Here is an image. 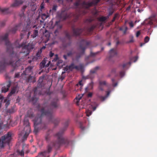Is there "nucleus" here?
I'll list each match as a JSON object with an SVG mask.
<instances>
[{"label": "nucleus", "instance_id": "16", "mask_svg": "<svg viewBox=\"0 0 157 157\" xmlns=\"http://www.w3.org/2000/svg\"><path fill=\"white\" fill-rule=\"evenodd\" d=\"M19 90V88L18 86H13L12 87L11 92L8 94L7 96L9 97L11 96L12 95L17 94Z\"/></svg>", "mask_w": 157, "mask_h": 157}, {"label": "nucleus", "instance_id": "23", "mask_svg": "<svg viewBox=\"0 0 157 157\" xmlns=\"http://www.w3.org/2000/svg\"><path fill=\"white\" fill-rule=\"evenodd\" d=\"M32 68L31 67H29L26 68L22 74L25 75H29L32 71Z\"/></svg>", "mask_w": 157, "mask_h": 157}, {"label": "nucleus", "instance_id": "7", "mask_svg": "<svg viewBox=\"0 0 157 157\" xmlns=\"http://www.w3.org/2000/svg\"><path fill=\"white\" fill-rule=\"evenodd\" d=\"M23 0H14L13 3L11 5L10 7L2 9L0 8V11L4 14H8L10 13L11 10H10L11 7H16L22 5L24 2Z\"/></svg>", "mask_w": 157, "mask_h": 157}, {"label": "nucleus", "instance_id": "63", "mask_svg": "<svg viewBox=\"0 0 157 157\" xmlns=\"http://www.w3.org/2000/svg\"><path fill=\"white\" fill-rule=\"evenodd\" d=\"M91 112H87L86 113V116L89 117L91 114Z\"/></svg>", "mask_w": 157, "mask_h": 157}, {"label": "nucleus", "instance_id": "33", "mask_svg": "<svg viewBox=\"0 0 157 157\" xmlns=\"http://www.w3.org/2000/svg\"><path fill=\"white\" fill-rule=\"evenodd\" d=\"M75 69H76V70H82L83 68V67L82 65H81L79 66H75V67H74Z\"/></svg>", "mask_w": 157, "mask_h": 157}, {"label": "nucleus", "instance_id": "38", "mask_svg": "<svg viewBox=\"0 0 157 157\" xmlns=\"http://www.w3.org/2000/svg\"><path fill=\"white\" fill-rule=\"evenodd\" d=\"M65 37L69 39H70L71 37V35L68 32H66L65 33Z\"/></svg>", "mask_w": 157, "mask_h": 157}, {"label": "nucleus", "instance_id": "28", "mask_svg": "<svg viewBox=\"0 0 157 157\" xmlns=\"http://www.w3.org/2000/svg\"><path fill=\"white\" fill-rule=\"evenodd\" d=\"M10 100L7 99V98H5L3 103H5V106L7 108L8 106L10 105Z\"/></svg>", "mask_w": 157, "mask_h": 157}, {"label": "nucleus", "instance_id": "45", "mask_svg": "<svg viewBox=\"0 0 157 157\" xmlns=\"http://www.w3.org/2000/svg\"><path fill=\"white\" fill-rule=\"evenodd\" d=\"M30 6H33V8L31 9V10L33 11L36 9V6L34 4V3H31Z\"/></svg>", "mask_w": 157, "mask_h": 157}, {"label": "nucleus", "instance_id": "50", "mask_svg": "<svg viewBox=\"0 0 157 157\" xmlns=\"http://www.w3.org/2000/svg\"><path fill=\"white\" fill-rule=\"evenodd\" d=\"M40 69H42L44 67H45V65L44 64H43L42 62H41L40 63Z\"/></svg>", "mask_w": 157, "mask_h": 157}, {"label": "nucleus", "instance_id": "43", "mask_svg": "<svg viewBox=\"0 0 157 157\" xmlns=\"http://www.w3.org/2000/svg\"><path fill=\"white\" fill-rule=\"evenodd\" d=\"M94 85V83L93 81H91L89 84V88L90 89H92Z\"/></svg>", "mask_w": 157, "mask_h": 157}, {"label": "nucleus", "instance_id": "1", "mask_svg": "<svg viewBox=\"0 0 157 157\" xmlns=\"http://www.w3.org/2000/svg\"><path fill=\"white\" fill-rule=\"evenodd\" d=\"M58 99L56 98L52 101L50 106H47L46 104H44V107L40 110L41 114H37L33 120L34 132H37L40 129L45 130L47 128V125L42 120L43 117L44 115L47 116L49 122L53 123L55 126L58 124L60 120L59 118L54 117L52 109L51 108H57L58 106Z\"/></svg>", "mask_w": 157, "mask_h": 157}, {"label": "nucleus", "instance_id": "9", "mask_svg": "<svg viewBox=\"0 0 157 157\" xmlns=\"http://www.w3.org/2000/svg\"><path fill=\"white\" fill-rule=\"evenodd\" d=\"M43 86V83H39L38 82L37 85V87H35L33 91L34 92V96L32 97L30 100V101H32L33 103H36L37 101V98L35 97V96L37 94H40L41 91L38 90V89L41 88Z\"/></svg>", "mask_w": 157, "mask_h": 157}, {"label": "nucleus", "instance_id": "5", "mask_svg": "<svg viewBox=\"0 0 157 157\" xmlns=\"http://www.w3.org/2000/svg\"><path fill=\"white\" fill-rule=\"evenodd\" d=\"M23 125L24 126V129L19 134L20 136H22L21 139L23 141L26 140L31 132V128L29 125V121L27 117H25L24 118Z\"/></svg>", "mask_w": 157, "mask_h": 157}, {"label": "nucleus", "instance_id": "25", "mask_svg": "<svg viewBox=\"0 0 157 157\" xmlns=\"http://www.w3.org/2000/svg\"><path fill=\"white\" fill-rule=\"evenodd\" d=\"M33 113L32 109H30L27 112L26 116L27 117H33Z\"/></svg>", "mask_w": 157, "mask_h": 157}, {"label": "nucleus", "instance_id": "54", "mask_svg": "<svg viewBox=\"0 0 157 157\" xmlns=\"http://www.w3.org/2000/svg\"><path fill=\"white\" fill-rule=\"evenodd\" d=\"M5 98L2 96L0 95V100H1L0 102H3Z\"/></svg>", "mask_w": 157, "mask_h": 157}, {"label": "nucleus", "instance_id": "37", "mask_svg": "<svg viewBox=\"0 0 157 157\" xmlns=\"http://www.w3.org/2000/svg\"><path fill=\"white\" fill-rule=\"evenodd\" d=\"M97 54V53H93L92 52H91L90 56L86 57V59H88L89 58V57H90V56H94L96 55V54Z\"/></svg>", "mask_w": 157, "mask_h": 157}, {"label": "nucleus", "instance_id": "26", "mask_svg": "<svg viewBox=\"0 0 157 157\" xmlns=\"http://www.w3.org/2000/svg\"><path fill=\"white\" fill-rule=\"evenodd\" d=\"M38 30L37 29H34L33 31V33L31 35V37L34 38L38 35Z\"/></svg>", "mask_w": 157, "mask_h": 157}, {"label": "nucleus", "instance_id": "18", "mask_svg": "<svg viewBox=\"0 0 157 157\" xmlns=\"http://www.w3.org/2000/svg\"><path fill=\"white\" fill-rule=\"evenodd\" d=\"M29 5L28 4L24 5L22 8L21 10V13L20 14L19 16L21 18H23L25 20V18L26 16L24 14V12L25 11V9L27 8L29 6Z\"/></svg>", "mask_w": 157, "mask_h": 157}, {"label": "nucleus", "instance_id": "24", "mask_svg": "<svg viewBox=\"0 0 157 157\" xmlns=\"http://www.w3.org/2000/svg\"><path fill=\"white\" fill-rule=\"evenodd\" d=\"M99 67L98 66H97V67H95V68H94V69H91L90 71V75L89 76V77L90 78H91V74L95 73L96 72L97 70H98L99 69Z\"/></svg>", "mask_w": 157, "mask_h": 157}, {"label": "nucleus", "instance_id": "29", "mask_svg": "<svg viewBox=\"0 0 157 157\" xmlns=\"http://www.w3.org/2000/svg\"><path fill=\"white\" fill-rule=\"evenodd\" d=\"M75 53V52L72 49L71 50L68 51L67 53V56H71Z\"/></svg>", "mask_w": 157, "mask_h": 157}, {"label": "nucleus", "instance_id": "58", "mask_svg": "<svg viewBox=\"0 0 157 157\" xmlns=\"http://www.w3.org/2000/svg\"><path fill=\"white\" fill-rule=\"evenodd\" d=\"M74 5L75 6H78L79 5V3L78 2H76L74 3Z\"/></svg>", "mask_w": 157, "mask_h": 157}, {"label": "nucleus", "instance_id": "21", "mask_svg": "<svg viewBox=\"0 0 157 157\" xmlns=\"http://www.w3.org/2000/svg\"><path fill=\"white\" fill-rule=\"evenodd\" d=\"M117 52L116 49L113 48L110 50L109 52V58L111 59L113 57L116 56Z\"/></svg>", "mask_w": 157, "mask_h": 157}, {"label": "nucleus", "instance_id": "17", "mask_svg": "<svg viewBox=\"0 0 157 157\" xmlns=\"http://www.w3.org/2000/svg\"><path fill=\"white\" fill-rule=\"evenodd\" d=\"M86 13V12L84 11L81 12V11H80L78 13H76L74 15V19L73 20L74 22L76 21L79 18V17L82 15H84Z\"/></svg>", "mask_w": 157, "mask_h": 157}, {"label": "nucleus", "instance_id": "44", "mask_svg": "<svg viewBox=\"0 0 157 157\" xmlns=\"http://www.w3.org/2000/svg\"><path fill=\"white\" fill-rule=\"evenodd\" d=\"M7 112L10 113H12L14 112V109L13 108H11V109H9L7 110Z\"/></svg>", "mask_w": 157, "mask_h": 157}, {"label": "nucleus", "instance_id": "8", "mask_svg": "<svg viewBox=\"0 0 157 157\" xmlns=\"http://www.w3.org/2000/svg\"><path fill=\"white\" fill-rule=\"evenodd\" d=\"M91 44L90 41H87L86 40H83L81 41L80 44L79 46V49L81 50L80 54L76 56V58L78 59L81 57V56L83 55L86 49Z\"/></svg>", "mask_w": 157, "mask_h": 157}, {"label": "nucleus", "instance_id": "30", "mask_svg": "<svg viewBox=\"0 0 157 157\" xmlns=\"http://www.w3.org/2000/svg\"><path fill=\"white\" fill-rule=\"evenodd\" d=\"M114 9L113 8H110L109 10V14L107 16V17H109L111 16L114 13Z\"/></svg>", "mask_w": 157, "mask_h": 157}, {"label": "nucleus", "instance_id": "53", "mask_svg": "<svg viewBox=\"0 0 157 157\" xmlns=\"http://www.w3.org/2000/svg\"><path fill=\"white\" fill-rule=\"evenodd\" d=\"M134 42V40L133 39V36H132L131 39L128 42V43H133Z\"/></svg>", "mask_w": 157, "mask_h": 157}, {"label": "nucleus", "instance_id": "49", "mask_svg": "<svg viewBox=\"0 0 157 157\" xmlns=\"http://www.w3.org/2000/svg\"><path fill=\"white\" fill-rule=\"evenodd\" d=\"M117 70V68H114L112 69L111 71V73L112 74H115L116 73V71Z\"/></svg>", "mask_w": 157, "mask_h": 157}, {"label": "nucleus", "instance_id": "11", "mask_svg": "<svg viewBox=\"0 0 157 157\" xmlns=\"http://www.w3.org/2000/svg\"><path fill=\"white\" fill-rule=\"evenodd\" d=\"M71 16V13H68L65 11H62L61 12L58 14V17L60 19L65 20L67 19L70 18Z\"/></svg>", "mask_w": 157, "mask_h": 157}, {"label": "nucleus", "instance_id": "12", "mask_svg": "<svg viewBox=\"0 0 157 157\" xmlns=\"http://www.w3.org/2000/svg\"><path fill=\"white\" fill-rule=\"evenodd\" d=\"M109 86L108 83L106 81L99 80L98 81V89L101 91H103L104 90L105 86Z\"/></svg>", "mask_w": 157, "mask_h": 157}, {"label": "nucleus", "instance_id": "57", "mask_svg": "<svg viewBox=\"0 0 157 157\" xmlns=\"http://www.w3.org/2000/svg\"><path fill=\"white\" fill-rule=\"evenodd\" d=\"M140 34V31H138L137 32L136 34V37H138Z\"/></svg>", "mask_w": 157, "mask_h": 157}, {"label": "nucleus", "instance_id": "32", "mask_svg": "<svg viewBox=\"0 0 157 157\" xmlns=\"http://www.w3.org/2000/svg\"><path fill=\"white\" fill-rule=\"evenodd\" d=\"M58 6L56 5H54L53 6L52 8V10H49V13H50L51 11H54L56 12L57 10Z\"/></svg>", "mask_w": 157, "mask_h": 157}, {"label": "nucleus", "instance_id": "20", "mask_svg": "<svg viewBox=\"0 0 157 157\" xmlns=\"http://www.w3.org/2000/svg\"><path fill=\"white\" fill-rule=\"evenodd\" d=\"M22 25V24L21 23H19L18 24L13 28L10 30V32L12 33H15L17 30H20L21 29Z\"/></svg>", "mask_w": 157, "mask_h": 157}, {"label": "nucleus", "instance_id": "41", "mask_svg": "<svg viewBox=\"0 0 157 157\" xmlns=\"http://www.w3.org/2000/svg\"><path fill=\"white\" fill-rule=\"evenodd\" d=\"M106 18L105 17H101L99 18V20L100 21H103L106 20Z\"/></svg>", "mask_w": 157, "mask_h": 157}, {"label": "nucleus", "instance_id": "56", "mask_svg": "<svg viewBox=\"0 0 157 157\" xmlns=\"http://www.w3.org/2000/svg\"><path fill=\"white\" fill-rule=\"evenodd\" d=\"M54 55V53L52 51H50L49 53V56L50 57H52Z\"/></svg>", "mask_w": 157, "mask_h": 157}, {"label": "nucleus", "instance_id": "52", "mask_svg": "<svg viewBox=\"0 0 157 157\" xmlns=\"http://www.w3.org/2000/svg\"><path fill=\"white\" fill-rule=\"evenodd\" d=\"M5 24V21H3L0 22V26L1 27L4 26Z\"/></svg>", "mask_w": 157, "mask_h": 157}, {"label": "nucleus", "instance_id": "10", "mask_svg": "<svg viewBox=\"0 0 157 157\" xmlns=\"http://www.w3.org/2000/svg\"><path fill=\"white\" fill-rule=\"evenodd\" d=\"M101 1V0H93L92 2L84 1L82 3V6L84 8L89 9L93 6H95Z\"/></svg>", "mask_w": 157, "mask_h": 157}, {"label": "nucleus", "instance_id": "22", "mask_svg": "<svg viewBox=\"0 0 157 157\" xmlns=\"http://www.w3.org/2000/svg\"><path fill=\"white\" fill-rule=\"evenodd\" d=\"M60 23L59 21H56L55 24V26H57V29L55 30V33H58L59 30H60L62 28V25L59 24Z\"/></svg>", "mask_w": 157, "mask_h": 157}, {"label": "nucleus", "instance_id": "2", "mask_svg": "<svg viewBox=\"0 0 157 157\" xmlns=\"http://www.w3.org/2000/svg\"><path fill=\"white\" fill-rule=\"evenodd\" d=\"M68 125V122L67 121L64 123L63 129L54 135V137L56 140L52 141L48 145L47 150L39 153L37 157H49V153L52 151L53 147L58 149L62 145H64L65 147L72 145L73 142L72 141H69L67 138L63 137V132L66 130Z\"/></svg>", "mask_w": 157, "mask_h": 157}, {"label": "nucleus", "instance_id": "42", "mask_svg": "<svg viewBox=\"0 0 157 157\" xmlns=\"http://www.w3.org/2000/svg\"><path fill=\"white\" fill-rule=\"evenodd\" d=\"M20 72H19L17 73H16L15 74L14 78H19L20 77Z\"/></svg>", "mask_w": 157, "mask_h": 157}, {"label": "nucleus", "instance_id": "40", "mask_svg": "<svg viewBox=\"0 0 157 157\" xmlns=\"http://www.w3.org/2000/svg\"><path fill=\"white\" fill-rule=\"evenodd\" d=\"M119 15V14L118 13H116L115 15L113 17V19L112 20V22H113L114 21H115V19L117 18L118 17Z\"/></svg>", "mask_w": 157, "mask_h": 157}, {"label": "nucleus", "instance_id": "51", "mask_svg": "<svg viewBox=\"0 0 157 157\" xmlns=\"http://www.w3.org/2000/svg\"><path fill=\"white\" fill-rule=\"evenodd\" d=\"M114 80H115L114 78L112 79V81L113 82V86L115 87L117 86V82L114 83Z\"/></svg>", "mask_w": 157, "mask_h": 157}, {"label": "nucleus", "instance_id": "62", "mask_svg": "<svg viewBox=\"0 0 157 157\" xmlns=\"http://www.w3.org/2000/svg\"><path fill=\"white\" fill-rule=\"evenodd\" d=\"M50 61H48V63H47L46 65H45V67H48L50 65Z\"/></svg>", "mask_w": 157, "mask_h": 157}, {"label": "nucleus", "instance_id": "19", "mask_svg": "<svg viewBox=\"0 0 157 157\" xmlns=\"http://www.w3.org/2000/svg\"><path fill=\"white\" fill-rule=\"evenodd\" d=\"M52 131L51 130H49L46 133L45 136V138L46 141L49 143L51 140V137L52 136Z\"/></svg>", "mask_w": 157, "mask_h": 157}, {"label": "nucleus", "instance_id": "3", "mask_svg": "<svg viewBox=\"0 0 157 157\" xmlns=\"http://www.w3.org/2000/svg\"><path fill=\"white\" fill-rule=\"evenodd\" d=\"M9 34L6 33L4 35L1 36H0V41H4L6 45L7 46V52H10L12 53V51H13L14 52L15 49H17L21 47L22 48L21 51L19 52V54L24 53V56H26L29 53V51L26 45H24L23 43L20 44L19 40H17L13 44H11L10 41L8 40V36Z\"/></svg>", "mask_w": 157, "mask_h": 157}, {"label": "nucleus", "instance_id": "64", "mask_svg": "<svg viewBox=\"0 0 157 157\" xmlns=\"http://www.w3.org/2000/svg\"><path fill=\"white\" fill-rule=\"evenodd\" d=\"M44 8V4L42 3L40 5V10H41Z\"/></svg>", "mask_w": 157, "mask_h": 157}, {"label": "nucleus", "instance_id": "55", "mask_svg": "<svg viewBox=\"0 0 157 157\" xmlns=\"http://www.w3.org/2000/svg\"><path fill=\"white\" fill-rule=\"evenodd\" d=\"M47 61H48V60L44 58V60L42 61V62L43 64L45 65Z\"/></svg>", "mask_w": 157, "mask_h": 157}, {"label": "nucleus", "instance_id": "34", "mask_svg": "<svg viewBox=\"0 0 157 157\" xmlns=\"http://www.w3.org/2000/svg\"><path fill=\"white\" fill-rule=\"evenodd\" d=\"M44 76L42 75L40 77L39 80L38 81V82L39 83H41L43 82V80L44 78Z\"/></svg>", "mask_w": 157, "mask_h": 157}, {"label": "nucleus", "instance_id": "59", "mask_svg": "<svg viewBox=\"0 0 157 157\" xmlns=\"http://www.w3.org/2000/svg\"><path fill=\"white\" fill-rule=\"evenodd\" d=\"M28 33L27 34V38L29 39V36L30 35V34H31V32L30 31H29L28 32H27Z\"/></svg>", "mask_w": 157, "mask_h": 157}, {"label": "nucleus", "instance_id": "47", "mask_svg": "<svg viewBox=\"0 0 157 157\" xmlns=\"http://www.w3.org/2000/svg\"><path fill=\"white\" fill-rule=\"evenodd\" d=\"M63 63V61L62 60H59L58 61L57 63H56L57 65V66H60V64L62 63Z\"/></svg>", "mask_w": 157, "mask_h": 157}, {"label": "nucleus", "instance_id": "61", "mask_svg": "<svg viewBox=\"0 0 157 157\" xmlns=\"http://www.w3.org/2000/svg\"><path fill=\"white\" fill-rule=\"evenodd\" d=\"M10 85H11V84H10V82L9 83H8L6 85V87L8 89V90H9V88L10 87Z\"/></svg>", "mask_w": 157, "mask_h": 157}, {"label": "nucleus", "instance_id": "6", "mask_svg": "<svg viewBox=\"0 0 157 157\" xmlns=\"http://www.w3.org/2000/svg\"><path fill=\"white\" fill-rule=\"evenodd\" d=\"M12 139V133L10 132L0 138V152L3 151L6 146L9 145Z\"/></svg>", "mask_w": 157, "mask_h": 157}, {"label": "nucleus", "instance_id": "48", "mask_svg": "<svg viewBox=\"0 0 157 157\" xmlns=\"http://www.w3.org/2000/svg\"><path fill=\"white\" fill-rule=\"evenodd\" d=\"M99 98L101 101H103L105 100L106 98V97L102 96H99Z\"/></svg>", "mask_w": 157, "mask_h": 157}, {"label": "nucleus", "instance_id": "60", "mask_svg": "<svg viewBox=\"0 0 157 157\" xmlns=\"http://www.w3.org/2000/svg\"><path fill=\"white\" fill-rule=\"evenodd\" d=\"M138 58V57L137 56H136L135 57H134L133 58V59H134V62H136L137 61V60Z\"/></svg>", "mask_w": 157, "mask_h": 157}, {"label": "nucleus", "instance_id": "36", "mask_svg": "<svg viewBox=\"0 0 157 157\" xmlns=\"http://www.w3.org/2000/svg\"><path fill=\"white\" fill-rule=\"evenodd\" d=\"M42 51L41 50V49H40L38 52L37 53L36 55V56L37 57H41V54L42 52Z\"/></svg>", "mask_w": 157, "mask_h": 157}, {"label": "nucleus", "instance_id": "15", "mask_svg": "<svg viewBox=\"0 0 157 157\" xmlns=\"http://www.w3.org/2000/svg\"><path fill=\"white\" fill-rule=\"evenodd\" d=\"M31 27L29 24L27 23L25 28H24L21 31L20 34L21 39L24 38L25 35L27 34V32L29 31Z\"/></svg>", "mask_w": 157, "mask_h": 157}, {"label": "nucleus", "instance_id": "13", "mask_svg": "<svg viewBox=\"0 0 157 157\" xmlns=\"http://www.w3.org/2000/svg\"><path fill=\"white\" fill-rule=\"evenodd\" d=\"M72 29L73 36H77L80 35L84 31V29H81L75 28L74 26H72Z\"/></svg>", "mask_w": 157, "mask_h": 157}, {"label": "nucleus", "instance_id": "4", "mask_svg": "<svg viewBox=\"0 0 157 157\" xmlns=\"http://www.w3.org/2000/svg\"><path fill=\"white\" fill-rule=\"evenodd\" d=\"M7 52L9 55L5 58H3L0 61V67L3 69L6 66L11 65L13 67V69L12 70L13 71L16 67L20 66L19 55L17 52H14L13 51H12V53Z\"/></svg>", "mask_w": 157, "mask_h": 157}, {"label": "nucleus", "instance_id": "14", "mask_svg": "<svg viewBox=\"0 0 157 157\" xmlns=\"http://www.w3.org/2000/svg\"><path fill=\"white\" fill-rule=\"evenodd\" d=\"M131 63V62H128L124 63L123 65L120 64L119 65L118 68L120 69L121 67H122L123 69L121 71L119 72V75L122 78L124 75L125 71L124 70V69L128 65H130Z\"/></svg>", "mask_w": 157, "mask_h": 157}, {"label": "nucleus", "instance_id": "46", "mask_svg": "<svg viewBox=\"0 0 157 157\" xmlns=\"http://www.w3.org/2000/svg\"><path fill=\"white\" fill-rule=\"evenodd\" d=\"M150 39L149 37L148 36H146L144 39V42L145 43H147L148 42Z\"/></svg>", "mask_w": 157, "mask_h": 157}, {"label": "nucleus", "instance_id": "39", "mask_svg": "<svg viewBox=\"0 0 157 157\" xmlns=\"http://www.w3.org/2000/svg\"><path fill=\"white\" fill-rule=\"evenodd\" d=\"M75 65L73 63H71V65L69 66L68 67L69 69L72 70L74 69H75L74 67H75Z\"/></svg>", "mask_w": 157, "mask_h": 157}, {"label": "nucleus", "instance_id": "35", "mask_svg": "<svg viewBox=\"0 0 157 157\" xmlns=\"http://www.w3.org/2000/svg\"><path fill=\"white\" fill-rule=\"evenodd\" d=\"M8 89L5 86L4 87H2V92L5 93L7 91H8Z\"/></svg>", "mask_w": 157, "mask_h": 157}, {"label": "nucleus", "instance_id": "31", "mask_svg": "<svg viewBox=\"0 0 157 157\" xmlns=\"http://www.w3.org/2000/svg\"><path fill=\"white\" fill-rule=\"evenodd\" d=\"M49 15H47L45 13H43L41 14V18L43 20H45L48 17Z\"/></svg>", "mask_w": 157, "mask_h": 157}, {"label": "nucleus", "instance_id": "27", "mask_svg": "<svg viewBox=\"0 0 157 157\" xmlns=\"http://www.w3.org/2000/svg\"><path fill=\"white\" fill-rule=\"evenodd\" d=\"M96 25H94L89 28H88L87 29V31L89 33H90L96 27Z\"/></svg>", "mask_w": 157, "mask_h": 157}]
</instances>
